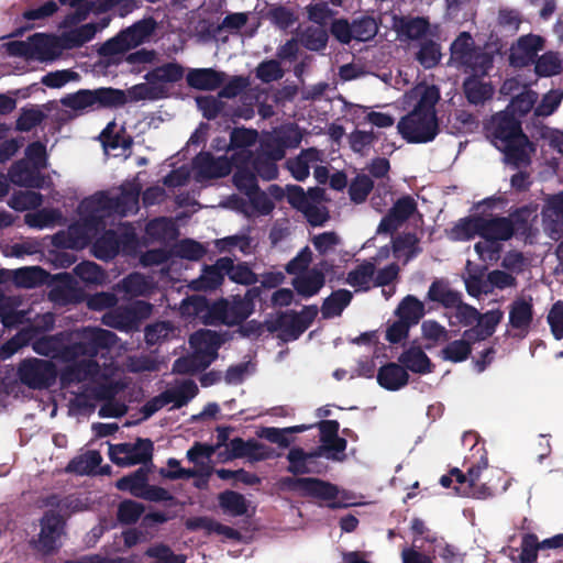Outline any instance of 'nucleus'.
I'll return each instance as SVG.
<instances>
[{"instance_id":"f257e3e1","label":"nucleus","mask_w":563,"mask_h":563,"mask_svg":"<svg viewBox=\"0 0 563 563\" xmlns=\"http://www.w3.org/2000/svg\"><path fill=\"white\" fill-rule=\"evenodd\" d=\"M122 201L113 202L103 192L84 199L78 206L77 220L66 231L58 232L54 242L67 249H82L93 242L95 255L102 260L113 257L120 249V241L112 229L113 216H125L137 209L139 192L122 194Z\"/></svg>"},{"instance_id":"f03ea898","label":"nucleus","mask_w":563,"mask_h":563,"mask_svg":"<svg viewBox=\"0 0 563 563\" xmlns=\"http://www.w3.org/2000/svg\"><path fill=\"white\" fill-rule=\"evenodd\" d=\"M115 335L103 329H85L80 342L66 352L71 362L69 380L88 382L98 399H108L125 386L123 371L107 364V355L115 350Z\"/></svg>"},{"instance_id":"7ed1b4c3","label":"nucleus","mask_w":563,"mask_h":563,"mask_svg":"<svg viewBox=\"0 0 563 563\" xmlns=\"http://www.w3.org/2000/svg\"><path fill=\"white\" fill-rule=\"evenodd\" d=\"M536 101L537 93L525 89L512 98L507 111L494 115L488 125L492 143L505 153L508 162L516 166L528 164L534 151L527 136L522 134L516 115L521 117L528 113Z\"/></svg>"},{"instance_id":"20e7f679","label":"nucleus","mask_w":563,"mask_h":563,"mask_svg":"<svg viewBox=\"0 0 563 563\" xmlns=\"http://www.w3.org/2000/svg\"><path fill=\"white\" fill-rule=\"evenodd\" d=\"M439 99L438 88L426 84L417 85L405 95L404 104L412 110L397 128L408 142L426 143L435 137L439 126L434 107Z\"/></svg>"},{"instance_id":"39448f33","label":"nucleus","mask_w":563,"mask_h":563,"mask_svg":"<svg viewBox=\"0 0 563 563\" xmlns=\"http://www.w3.org/2000/svg\"><path fill=\"white\" fill-rule=\"evenodd\" d=\"M257 133L247 129H235L230 134L229 153L231 157L213 158L210 153H200L194 161V174L198 181L228 175L232 166L235 172L242 167L249 172V161L252 157L251 147L256 144Z\"/></svg>"},{"instance_id":"423d86ee","label":"nucleus","mask_w":563,"mask_h":563,"mask_svg":"<svg viewBox=\"0 0 563 563\" xmlns=\"http://www.w3.org/2000/svg\"><path fill=\"white\" fill-rule=\"evenodd\" d=\"M490 207L482 210V241L475 244V251L484 262H493L498 258L500 252V241L511 238L515 231L525 230L528 224L537 219V206H529L518 210L510 218H490L486 213L487 209L493 208L499 199Z\"/></svg>"},{"instance_id":"0eeeda50","label":"nucleus","mask_w":563,"mask_h":563,"mask_svg":"<svg viewBox=\"0 0 563 563\" xmlns=\"http://www.w3.org/2000/svg\"><path fill=\"white\" fill-rule=\"evenodd\" d=\"M184 312L190 313L191 311L200 318L205 323L221 322L228 325H233L245 320L254 309L251 294L247 292L245 297H234L232 300H220L214 302L211 307L202 297H191L184 301Z\"/></svg>"},{"instance_id":"6e6552de","label":"nucleus","mask_w":563,"mask_h":563,"mask_svg":"<svg viewBox=\"0 0 563 563\" xmlns=\"http://www.w3.org/2000/svg\"><path fill=\"white\" fill-rule=\"evenodd\" d=\"M224 338L211 330H200L190 336V354L175 362L178 373H195L207 368L218 356Z\"/></svg>"},{"instance_id":"1a4fd4ad","label":"nucleus","mask_w":563,"mask_h":563,"mask_svg":"<svg viewBox=\"0 0 563 563\" xmlns=\"http://www.w3.org/2000/svg\"><path fill=\"white\" fill-rule=\"evenodd\" d=\"M125 102L124 91L113 88L82 89L62 99L63 106L77 114L100 108L117 107Z\"/></svg>"},{"instance_id":"9d476101","label":"nucleus","mask_w":563,"mask_h":563,"mask_svg":"<svg viewBox=\"0 0 563 563\" xmlns=\"http://www.w3.org/2000/svg\"><path fill=\"white\" fill-rule=\"evenodd\" d=\"M3 48L12 56L45 62L55 59L64 46L60 36L55 37L38 33L26 41L8 42L3 44Z\"/></svg>"},{"instance_id":"9b49d317","label":"nucleus","mask_w":563,"mask_h":563,"mask_svg":"<svg viewBox=\"0 0 563 563\" xmlns=\"http://www.w3.org/2000/svg\"><path fill=\"white\" fill-rule=\"evenodd\" d=\"M450 63L464 67L466 73L487 74L492 67V56L474 46L470 33L462 32L451 44Z\"/></svg>"},{"instance_id":"f8f14e48","label":"nucleus","mask_w":563,"mask_h":563,"mask_svg":"<svg viewBox=\"0 0 563 563\" xmlns=\"http://www.w3.org/2000/svg\"><path fill=\"white\" fill-rule=\"evenodd\" d=\"M233 181L235 187L245 194L250 201V206H233L232 208L242 211L249 217L256 213L267 214L273 210L274 205L268 196L258 191L255 175L250 172L246 173L242 167H240L233 176Z\"/></svg>"},{"instance_id":"ddd939ff","label":"nucleus","mask_w":563,"mask_h":563,"mask_svg":"<svg viewBox=\"0 0 563 563\" xmlns=\"http://www.w3.org/2000/svg\"><path fill=\"white\" fill-rule=\"evenodd\" d=\"M298 492L302 496L318 498L328 504L331 508L349 507L352 505L346 498L344 492L336 486L316 478H299L296 481L287 479L284 484Z\"/></svg>"},{"instance_id":"4468645a","label":"nucleus","mask_w":563,"mask_h":563,"mask_svg":"<svg viewBox=\"0 0 563 563\" xmlns=\"http://www.w3.org/2000/svg\"><path fill=\"white\" fill-rule=\"evenodd\" d=\"M154 29L155 24L152 20L140 21L106 42L101 47V53L104 56L123 54L148 41Z\"/></svg>"},{"instance_id":"2eb2a0df","label":"nucleus","mask_w":563,"mask_h":563,"mask_svg":"<svg viewBox=\"0 0 563 563\" xmlns=\"http://www.w3.org/2000/svg\"><path fill=\"white\" fill-rule=\"evenodd\" d=\"M481 477H489V485L487 487L477 486L476 490L459 489V495L484 499L497 492H505L508 487L507 482H503L505 478L504 472L498 468L488 467L487 460L483 457L477 465L470 467V485H477V482H481Z\"/></svg>"},{"instance_id":"dca6fc26","label":"nucleus","mask_w":563,"mask_h":563,"mask_svg":"<svg viewBox=\"0 0 563 563\" xmlns=\"http://www.w3.org/2000/svg\"><path fill=\"white\" fill-rule=\"evenodd\" d=\"M198 393L197 385L189 379L176 383L159 396L150 400L143 408L145 417H150L157 410L170 405L172 408H180L187 405Z\"/></svg>"},{"instance_id":"f3484780","label":"nucleus","mask_w":563,"mask_h":563,"mask_svg":"<svg viewBox=\"0 0 563 563\" xmlns=\"http://www.w3.org/2000/svg\"><path fill=\"white\" fill-rule=\"evenodd\" d=\"M464 280L468 294L473 297L488 294L493 288L505 289L516 285L512 274L499 269L490 272L484 280L482 274L472 271L470 262L467 263Z\"/></svg>"},{"instance_id":"a211bd4d","label":"nucleus","mask_w":563,"mask_h":563,"mask_svg":"<svg viewBox=\"0 0 563 563\" xmlns=\"http://www.w3.org/2000/svg\"><path fill=\"white\" fill-rule=\"evenodd\" d=\"M153 444L147 439H139L134 443L109 444V456L120 466L145 463L152 457Z\"/></svg>"},{"instance_id":"6ab92c4d","label":"nucleus","mask_w":563,"mask_h":563,"mask_svg":"<svg viewBox=\"0 0 563 563\" xmlns=\"http://www.w3.org/2000/svg\"><path fill=\"white\" fill-rule=\"evenodd\" d=\"M428 297L433 301L441 302L445 307L456 308L457 317L465 323H470L478 318L477 310L461 303L460 295L443 282H434L429 288Z\"/></svg>"},{"instance_id":"aec40b11","label":"nucleus","mask_w":563,"mask_h":563,"mask_svg":"<svg viewBox=\"0 0 563 563\" xmlns=\"http://www.w3.org/2000/svg\"><path fill=\"white\" fill-rule=\"evenodd\" d=\"M21 380L32 387L42 388L51 385L56 377V371L53 364L45 360H27L19 367Z\"/></svg>"},{"instance_id":"412c9836","label":"nucleus","mask_w":563,"mask_h":563,"mask_svg":"<svg viewBox=\"0 0 563 563\" xmlns=\"http://www.w3.org/2000/svg\"><path fill=\"white\" fill-rule=\"evenodd\" d=\"M497 200L496 198H487L478 202L474 207V213L467 218L457 221L449 231L448 236L452 241H466L474 236H481L482 230V210L490 207Z\"/></svg>"},{"instance_id":"4be33fe9","label":"nucleus","mask_w":563,"mask_h":563,"mask_svg":"<svg viewBox=\"0 0 563 563\" xmlns=\"http://www.w3.org/2000/svg\"><path fill=\"white\" fill-rule=\"evenodd\" d=\"M86 14L87 9L79 7L75 14L66 18L65 27L70 29L60 35L64 48L80 46L95 36L97 26L92 23H87L74 29L71 27V25L84 20Z\"/></svg>"},{"instance_id":"5701e85b","label":"nucleus","mask_w":563,"mask_h":563,"mask_svg":"<svg viewBox=\"0 0 563 563\" xmlns=\"http://www.w3.org/2000/svg\"><path fill=\"white\" fill-rule=\"evenodd\" d=\"M63 536V520L53 512L46 514L41 521V531L34 542L37 551L48 554L60 545Z\"/></svg>"},{"instance_id":"b1692460","label":"nucleus","mask_w":563,"mask_h":563,"mask_svg":"<svg viewBox=\"0 0 563 563\" xmlns=\"http://www.w3.org/2000/svg\"><path fill=\"white\" fill-rule=\"evenodd\" d=\"M103 148L108 155L125 156V152L131 145V137L125 133V129L117 119L109 122L100 135Z\"/></svg>"},{"instance_id":"393cba45","label":"nucleus","mask_w":563,"mask_h":563,"mask_svg":"<svg viewBox=\"0 0 563 563\" xmlns=\"http://www.w3.org/2000/svg\"><path fill=\"white\" fill-rule=\"evenodd\" d=\"M544 230L551 239L558 240L563 233V192L549 196L542 210Z\"/></svg>"},{"instance_id":"a878e982","label":"nucleus","mask_w":563,"mask_h":563,"mask_svg":"<svg viewBox=\"0 0 563 563\" xmlns=\"http://www.w3.org/2000/svg\"><path fill=\"white\" fill-rule=\"evenodd\" d=\"M544 48V38L540 35L529 34L521 36L510 49V63L515 66H525L532 62L537 54Z\"/></svg>"},{"instance_id":"bb28decb","label":"nucleus","mask_w":563,"mask_h":563,"mask_svg":"<svg viewBox=\"0 0 563 563\" xmlns=\"http://www.w3.org/2000/svg\"><path fill=\"white\" fill-rule=\"evenodd\" d=\"M383 19L389 20L390 27L400 41L417 40L428 30V22L423 18H402L389 14Z\"/></svg>"},{"instance_id":"cd10ccee","label":"nucleus","mask_w":563,"mask_h":563,"mask_svg":"<svg viewBox=\"0 0 563 563\" xmlns=\"http://www.w3.org/2000/svg\"><path fill=\"white\" fill-rule=\"evenodd\" d=\"M533 318L532 302L530 298H518L509 308V323L519 336H525Z\"/></svg>"},{"instance_id":"c85d7f7f","label":"nucleus","mask_w":563,"mask_h":563,"mask_svg":"<svg viewBox=\"0 0 563 563\" xmlns=\"http://www.w3.org/2000/svg\"><path fill=\"white\" fill-rule=\"evenodd\" d=\"M230 452L232 457H246L250 461H262L273 456L272 448L257 441H243L234 439L230 442Z\"/></svg>"},{"instance_id":"c756f323","label":"nucleus","mask_w":563,"mask_h":563,"mask_svg":"<svg viewBox=\"0 0 563 563\" xmlns=\"http://www.w3.org/2000/svg\"><path fill=\"white\" fill-rule=\"evenodd\" d=\"M416 210V202L410 197L400 198L385 217L378 227V232H387L397 227V224L409 218Z\"/></svg>"},{"instance_id":"7c9ffc66","label":"nucleus","mask_w":563,"mask_h":563,"mask_svg":"<svg viewBox=\"0 0 563 563\" xmlns=\"http://www.w3.org/2000/svg\"><path fill=\"white\" fill-rule=\"evenodd\" d=\"M223 74L211 68L191 69L187 74V82L199 90H214L223 82Z\"/></svg>"},{"instance_id":"2f4dec72","label":"nucleus","mask_w":563,"mask_h":563,"mask_svg":"<svg viewBox=\"0 0 563 563\" xmlns=\"http://www.w3.org/2000/svg\"><path fill=\"white\" fill-rule=\"evenodd\" d=\"M471 76L464 82V92L471 103L478 104L489 99L493 95V87L481 79L485 74L470 73Z\"/></svg>"},{"instance_id":"473e14b6","label":"nucleus","mask_w":563,"mask_h":563,"mask_svg":"<svg viewBox=\"0 0 563 563\" xmlns=\"http://www.w3.org/2000/svg\"><path fill=\"white\" fill-rule=\"evenodd\" d=\"M10 180L19 186L24 187H41L42 178L38 170L35 169L29 162H16L9 172Z\"/></svg>"},{"instance_id":"72a5a7b5","label":"nucleus","mask_w":563,"mask_h":563,"mask_svg":"<svg viewBox=\"0 0 563 563\" xmlns=\"http://www.w3.org/2000/svg\"><path fill=\"white\" fill-rule=\"evenodd\" d=\"M377 380L385 389L398 390L407 384L408 374L400 365L390 363L379 369Z\"/></svg>"},{"instance_id":"f704fd0d","label":"nucleus","mask_w":563,"mask_h":563,"mask_svg":"<svg viewBox=\"0 0 563 563\" xmlns=\"http://www.w3.org/2000/svg\"><path fill=\"white\" fill-rule=\"evenodd\" d=\"M503 312L500 310H492L478 318L475 328L464 332V336L468 340H484L492 335L496 325L500 322Z\"/></svg>"},{"instance_id":"c9c22d12","label":"nucleus","mask_w":563,"mask_h":563,"mask_svg":"<svg viewBox=\"0 0 563 563\" xmlns=\"http://www.w3.org/2000/svg\"><path fill=\"white\" fill-rule=\"evenodd\" d=\"M320 161V152L314 148H310L302 152L298 157L289 161L287 164L291 175L297 180H303L308 177L310 168H312V166H314V164Z\"/></svg>"},{"instance_id":"e433bc0d","label":"nucleus","mask_w":563,"mask_h":563,"mask_svg":"<svg viewBox=\"0 0 563 563\" xmlns=\"http://www.w3.org/2000/svg\"><path fill=\"white\" fill-rule=\"evenodd\" d=\"M284 151L283 148L278 147L275 151L271 152L269 155L262 159L261 157H257L256 159L253 158V156L249 161V172L253 173V170H256V173L264 179H273L277 176V167L275 165V162L283 158Z\"/></svg>"},{"instance_id":"4c0bfd02","label":"nucleus","mask_w":563,"mask_h":563,"mask_svg":"<svg viewBox=\"0 0 563 563\" xmlns=\"http://www.w3.org/2000/svg\"><path fill=\"white\" fill-rule=\"evenodd\" d=\"M324 278L319 269H310L295 277L292 284L302 296H313L323 286Z\"/></svg>"},{"instance_id":"58836bf2","label":"nucleus","mask_w":563,"mask_h":563,"mask_svg":"<svg viewBox=\"0 0 563 563\" xmlns=\"http://www.w3.org/2000/svg\"><path fill=\"white\" fill-rule=\"evenodd\" d=\"M396 316L409 323L417 324L424 314V305L413 296L405 297L395 311Z\"/></svg>"},{"instance_id":"ea45409f","label":"nucleus","mask_w":563,"mask_h":563,"mask_svg":"<svg viewBox=\"0 0 563 563\" xmlns=\"http://www.w3.org/2000/svg\"><path fill=\"white\" fill-rule=\"evenodd\" d=\"M346 283L355 290L368 289L374 285V264L371 262L360 264L349 273Z\"/></svg>"},{"instance_id":"a19ab883","label":"nucleus","mask_w":563,"mask_h":563,"mask_svg":"<svg viewBox=\"0 0 563 563\" xmlns=\"http://www.w3.org/2000/svg\"><path fill=\"white\" fill-rule=\"evenodd\" d=\"M63 220L60 211L57 209H42L36 212L25 214L24 221L31 228L47 229L59 224Z\"/></svg>"},{"instance_id":"79ce46f5","label":"nucleus","mask_w":563,"mask_h":563,"mask_svg":"<svg viewBox=\"0 0 563 563\" xmlns=\"http://www.w3.org/2000/svg\"><path fill=\"white\" fill-rule=\"evenodd\" d=\"M184 76V69L177 64H167L154 69L146 76V79L153 86H161L164 84L176 82Z\"/></svg>"},{"instance_id":"37998d69","label":"nucleus","mask_w":563,"mask_h":563,"mask_svg":"<svg viewBox=\"0 0 563 563\" xmlns=\"http://www.w3.org/2000/svg\"><path fill=\"white\" fill-rule=\"evenodd\" d=\"M399 361L410 371L416 373H429L431 363L429 357L419 347H411L401 354Z\"/></svg>"},{"instance_id":"c03bdc74","label":"nucleus","mask_w":563,"mask_h":563,"mask_svg":"<svg viewBox=\"0 0 563 563\" xmlns=\"http://www.w3.org/2000/svg\"><path fill=\"white\" fill-rule=\"evenodd\" d=\"M219 267H222L230 279L235 283L249 285L256 280L254 273L246 265H233L232 260L228 257L219 260Z\"/></svg>"},{"instance_id":"a18cd8bd","label":"nucleus","mask_w":563,"mask_h":563,"mask_svg":"<svg viewBox=\"0 0 563 563\" xmlns=\"http://www.w3.org/2000/svg\"><path fill=\"white\" fill-rule=\"evenodd\" d=\"M135 308L139 310L137 313H129L124 318H118L115 314L109 313L104 316V323L118 329L129 330L139 318L147 316L151 310V307L143 301H137Z\"/></svg>"},{"instance_id":"49530a36","label":"nucleus","mask_w":563,"mask_h":563,"mask_svg":"<svg viewBox=\"0 0 563 563\" xmlns=\"http://www.w3.org/2000/svg\"><path fill=\"white\" fill-rule=\"evenodd\" d=\"M563 62L559 53L547 52L536 62V73L542 77H551L561 73Z\"/></svg>"},{"instance_id":"de8ad7c7","label":"nucleus","mask_w":563,"mask_h":563,"mask_svg":"<svg viewBox=\"0 0 563 563\" xmlns=\"http://www.w3.org/2000/svg\"><path fill=\"white\" fill-rule=\"evenodd\" d=\"M101 461L99 452L88 451L74 459L68 465V470L80 475L95 473Z\"/></svg>"},{"instance_id":"09e8293b","label":"nucleus","mask_w":563,"mask_h":563,"mask_svg":"<svg viewBox=\"0 0 563 563\" xmlns=\"http://www.w3.org/2000/svg\"><path fill=\"white\" fill-rule=\"evenodd\" d=\"M393 250L394 256L405 264L419 252L418 239L412 234L399 236L394 242Z\"/></svg>"},{"instance_id":"8fccbe9b","label":"nucleus","mask_w":563,"mask_h":563,"mask_svg":"<svg viewBox=\"0 0 563 563\" xmlns=\"http://www.w3.org/2000/svg\"><path fill=\"white\" fill-rule=\"evenodd\" d=\"M147 475L144 470H137L130 476H125L117 482V487L120 490H125L135 497H142L146 486Z\"/></svg>"},{"instance_id":"3c124183","label":"nucleus","mask_w":563,"mask_h":563,"mask_svg":"<svg viewBox=\"0 0 563 563\" xmlns=\"http://www.w3.org/2000/svg\"><path fill=\"white\" fill-rule=\"evenodd\" d=\"M311 427L312 426L300 424V426H295V427H289V428H284V429L263 428L258 431L257 434H258V437L264 438L272 443H276L280 446H287L288 440H287L286 434L292 433V432H303V431L310 429Z\"/></svg>"},{"instance_id":"603ef678","label":"nucleus","mask_w":563,"mask_h":563,"mask_svg":"<svg viewBox=\"0 0 563 563\" xmlns=\"http://www.w3.org/2000/svg\"><path fill=\"white\" fill-rule=\"evenodd\" d=\"M46 277V273L36 266L20 268L14 273L15 283L25 288H32L45 283Z\"/></svg>"},{"instance_id":"864d4df0","label":"nucleus","mask_w":563,"mask_h":563,"mask_svg":"<svg viewBox=\"0 0 563 563\" xmlns=\"http://www.w3.org/2000/svg\"><path fill=\"white\" fill-rule=\"evenodd\" d=\"M224 274L227 273L222 267H219L218 261L214 266L206 268L201 277L192 282L191 286L197 290L216 288L222 283Z\"/></svg>"},{"instance_id":"5fc2aeb1","label":"nucleus","mask_w":563,"mask_h":563,"mask_svg":"<svg viewBox=\"0 0 563 563\" xmlns=\"http://www.w3.org/2000/svg\"><path fill=\"white\" fill-rule=\"evenodd\" d=\"M474 341L463 335L461 340L451 342L442 351L443 358L455 363L466 360L471 353V343Z\"/></svg>"},{"instance_id":"6e6d98bb","label":"nucleus","mask_w":563,"mask_h":563,"mask_svg":"<svg viewBox=\"0 0 563 563\" xmlns=\"http://www.w3.org/2000/svg\"><path fill=\"white\" fill-rule=\"evenodd\" d=\"M352 295L347 290H339L329 297L322 307V313L327 318L339 316L350 303Z\"/></svg>"},{"instance_id":"4d7b16f0","label":"nucleus","mask_w":563,"mask_h":563,"mask_svg":"<svg viewBox=\"0 0 563 563\" xmlns=\"http://www.w3.org/2000/svg\"><path fill=\"white\" fill-rule=\"evenodd\" d=\"M220 505L223 511L230 516H241L247 511L244 497L234 492H225L220 495Z\"/></svg>"},{"instance_id":"13d9d810","label":"nucleus","mask_w":563,"mask_h":563,"mask_svg":"<svg viewBox=\"0 0 563 563\" xmlns=\"http://www.w3.org/2000/svg\"><path fill=\"white\" fill-rule=\"evenodd\" d=\"M313 457L314 455L306 454L300 449H291L287 456L289 461V472L294 474H305L313 472V468L311 466Z\"/></svg>"},{"instance_id":"bf43d9fd","label":"nucleus","mask_w":563,"mask_h":563,"mask_svg":"<svg viewBox=\"0 0 563 563\" xmlns=\"http://www.w3.org/2000/svg\"><path fill=\"white\" fill-rule=\"evenodd\" d=\"M417 60L424 68H432L439 64L442 57L440 46L433 41L423 42L416 55Z\"/></svg>"},{"instance_id":"052dcab7","label":"nucleus","mask_w":563,"mask_h":563,"mask_svg":"<svg viewBox=\"0 0 563 563\" xmlns=\"http://www.w3.org/2000/svg\"><path fill=\"white\" fill-rule=\"evenodd\" d=\"M563 100V90L552 89L547 92L541 101L534 107L537 117H549L559 108Z\"/></svg>"},{"instance_id":"680f3d73","label":"nucleus","mask_w":563,"mask_h":563,"mask_svg":"<svg viewBox=\"0 0 563 563\" xmlns=\"http://www.w3.org/2000/svg\"><path fill=\"white\" fill-rule=\"evenodd\" d=\"M319 188H313L308 192H305L302 188L298 186H291L287 188V198L292 207L303 212L308 208L310 201L314 199V196L319 195Z\"/></svg>"},{"instance_id":"e2e57ef3","label":"nucleus","mask_w":563,"mask_h":563,"mask_svg":"<svg viewBox=\"0 0 563 563\" xmlns=\"http://www.w3.org/2000/svg\"><path fill=\"white\" fill-rule=\"evenodd\" d=\"M42 195L34 191L19 192L11 197L9 206L16 211L35 209L42 205Z\"/></svg>"},{"instance_id":"0e129e2a","label":"nucleus","mask_w":563,"mask_h":563,"mask_svg":"<svg viewBox=\"0 0 563 563\" xmlns=\"http://www.w3.org/2000/svg\"><path fill=\"white\" fill-rule=\"evenodd\" d=\"M323 191L320 189L319 195L310 201L308 208L302 212L312 225H321L328 220V212L322 205Z\"/></svg>"},{"instance_id":"69168bd1","label":"nucleus","mask_w":563,"mask_h":563,"mask_svg":"<svg viewBox=\"0 0 563 563\" xmlns=\"http://www.w3.org/2000/svg\"><path fill=\"white\" fill-rule=\"evenodd\" d=\"M377 31L376 21L369 16L356 20L352 24L353 40L356 41H368L376 35Z\"/></svg>"},{"instance_id":"338daca9","label":"nucleus","mask_w":563,"mask_h":563,"mask_svg":"<svg viewBox=\"0 0 563 563\" xmlns=\"http://www.w3.org/2000/svg\"><path fill=\"white\" fill-rule=\"evenodd\" d=\"M147 234L157 240H169L175 236V225L170 220L156 219L147 224Z\"/></svg>"},{"instance_id":"774afa93","label":"nucleus","mask_w":563,"mask_h":563,"mask_svg":"<svg viewBox=\"0 0 563 563\" xmlns=\"http://www.w3.org/2000/svg\"><path fill=\"white\" fill-rule=\"evenodd\" d=\"M540 549H547V547H542L534 534H525L521 541L520 562L536 563Z\"/></svg>"}]
</instances>
